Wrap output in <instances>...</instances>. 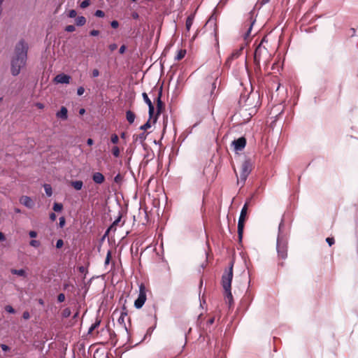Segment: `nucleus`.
<instances>
[{
  "instance_id": "obj_1",
  "label": "nucleus",
  "mask_w": 358,
  "mask_h": 358,
  "mask_svg": "<svg viewBox=\"0 0 358 358\" xmlns=\"http://www.w3.org/2000/svg\"><path fill=\"white\" fill-rule=\"evenodd\" d=\"M28 45L24 40H20L15 45L14 56L10 62V73L13 76L20 74L22 68L27 62Z\"/></svg>"
},
{
  "instance_id": "obj_2",
  "label": "nucleus",
  "mask_w": 358,
  "mask_h": 358,
  "mask_svg": "<svg viewBox=\"0 0 358 358\" xmlns=\"http://www.w3.org/2000/svg\"><path fill=\"white\" fill-rule=\"evenodd\" d=\"M229 271L225 278L227 280V285H225V301H227L229 303V308L230 309L234 306V299L231 292V282L233 278V259H230L229 262Z\"/></svg>"
},
{
  "instance_id": "obj_3",
  "label": "nucleus",
  "mask_w": 358,
  "mask_h": 358,
  "mask_svg": "<svg viewBox=\"0 0 358 358\" xmlns=\"http://www.w3.org/2000/svg\"><path fill=\"white\" fill-rule=\"evenodd\" d=\"M146 301V289L144 284L139 285V294L138 298L134 301V306L136 308H141Z\"/></svg>"
},
{
  "instance_id": "obj_4",
  "label": "nucleus",
  "mask_w": 358,
  "mask_h": 358,
  "mask_svg": "<svg viewBox=\"0 0 358 358\" xmlns=\"http://www.w3.org/2000/svg\"><path fill=\"white\" fill-rule=\"evenodd\" d=\"M162 87H160L158 90L157 97L156 99L157 102V112L155 116L153 117V122L155 123L157 120L159 115L164 110L165 105L162 101Z\"/></svg>"
},
{
  "instance_id": "obj_5",
  "label": "nucleus",
  "mask_w": 358,
  "mask_h": 358,
  "mask_svg": "<svg viewBox=\"0 0 358 358\" xmlns=\"http://www.w3.org/2000/svg\"><path fill=\"white\" fill-rule=\"evenodd\" d=\"M247 210H248V203H245L241 210V215H240L239 220H238V236L240 238H241V237H242L243 228H244V222H245L246 215H247Z\"/></svg>"
},
{
  "instance_id": "obj_6",
  "label": "nucleus",
  "mask_w": 358,
  "mask_h": 358,
  "mask_svg": "<svg viewBox=\"0 0 358 358\" xmlns=\"http://www.w3.org/2000/svg\"><path fill=\"white\" fill-rule=\"evenodd\" d=\"M252 171V164L249 160L244 161L241 167V178L245 180L248 176Z\"/></svg>"
},
{
  "instance_id": "obj_7",
  "label": "nucleus",
  "mask_w": 358,
  "mask_h": 358,
  "mask_svg": "<svg viewBox=\"0 0 358 358\" xmlns=\"http://www.w3.org/2000/svg\"><path fill=\"white\" fill-rule=\"evenodd\" d=\"M277 250L278 257H280L282 259H285L287 256V243L278 240L277 242Z\"/></svg>"
},
{
  "instance_id": "obj_8",
  "label": "nucleus",
  "mask_w": 358,
  "mask_h": 358,
  "mask_svg": "<svg viewBox=\"0 0 358 358\" xmlns=\"http://www.w3.org/2000/svg\"><path fill=\"white\" fill-rule=\"evenodd\" d=\"M253 15H254V13L252 11L250 12L248 15V20L245 22V26H248V29H247L246 32L244 34V39L245 40H247L249 37H250V32H251V30H252V26L255 22V20L253 19Z\"/></svg>"
},
{
  "instance_id": "obj_9",
  "label": "nucleus",
  "mask_w": 358,
  "mask_h": 358,
  "mask_svg": "<svg viewBox=\"0 0 358 358\" xmlns=\"http://www.w3.org/2000/svg\"><path fill=\"white\" fill-rule=\"evenodd\" d=\"M243 49V45H241L240 48L235 49L225 62V66L229 65L233 60L238 58L242 54Z\"/></svg>"
},
{
  "instance_id": "obj_10",
  "label": "nucleus",
  "mask_w": 358,
  "mask_h": 358,
  "mask_svg": "<svg viewBox=\"0 0 358 358\" xmlns=\"http://www.w3.org/2000/svg\"><path fill=\"white\" fill-rule=\"evenodd\" d=\"M246 145V139L245 137H240L232 142V145L236 151L242 150Z\"/></svg>"
},
{
  "instance_id": "obj_11",
  "label": "nucleus",
  "mask_w": 358,
  "mask_h": 358,
  "mask_svg": "<svg viewBox=\"0 0 358 358\" xmlns=\"http://www.w3.org/2000/svg\"><path fill=\"white\" fill-rule=\"evenodd\" d=\"M142 96L143 98V100L144 101L147 103V105L148 106V113H149V116H150V119H152L153 116H154V113H155V107H154V105L152 104L151 100L150 99V98L148 97L147 93L145 92H143L142 94Z\"/></svg>"
},
{
  "instance_id": "obj_12",
  "label": "nucleus",
  "mask_w": 358,
  "mask_h": 358,
  "mask_svg": "<svg viewBox=\"0 0 358 358\" xmlns=\"http://www.w3.org/2000/svg\"><path fill=\"white\" fill-rule=\"evenodd\" d=\"M71 77L64 73H60L56 76L54 80L57 83L68 84L69 83Z\"/></svg>"
},
{
  "instance_id": "obj_13",
  "label": "nucleus",
  "mask_w": 358,
  "mask_h": 358,
  "mask_svg": "<svg viewBox=\"0 0 358 358\" xmlns=\"http://www.w3.org/2000/svg\"><path fill=\"white\" fill-rule=\"evenodd\" d=\"M20 203H22V205L25 206L29 208H32L34 206L33 200L29 196H22L20 199Z\"/></svg>"
},
{
  "instance_id": "obj_14",
  "label": "nucleus",
  "mask_w": 358,
  "mask_h": 358,
  "mask_svg": "<svg viewBox=\"0 0 358 358\" xmlns=\"http://www.w3.org/2000/svg\"><path fill=\"white\" fill-rule=\"evenodd\" d=\"M92 180L96 184H102L105 180L104 176L100 172L94 173Z\"/></svg>"
},
{
  "instance_id": "obj_15",
  "label": "nucleus",
  "mask_w": 358,
  "mask_h": 358,
  "mask_svg": "<svg viewBox=\"0 0 358 358\" xmlns=\"http://www.w3.org/2000/svg\"><path fill=\"white\" fill-rule=\"evenodd\" d=\"M126 316H127V310L126 307L124 306L122 308V311L121 312V315L117 320V322L127 330V327H126L125 322H124V318Z\"/></svg>"
},
{
  "instance_id": "obj_16",
  "label": "nucleus",
  "mask_w": 358,
  "mask_h": 358,
  "mask_svg": "<svg viewBox=\"0 0 358 358\" xmlns=\"http://www.w3.org/2000/svg\"><path fill=\"white\" fill-rule=\"evenodd\" d=\"M57 117L66 120L68 118V110L65 106H62L59 111L56 113Z\"/></svg>"
},
{
  "instance_id": "obj_17",
  "label": "nucleus",
  "mask_w": 358,
  "mask_h": 358,
  "mask_svg": "<svg viewBox=\"0 0 358 358\" xmlns=\"http://www.w3.org/2000/svg\"><path fill=\"white\" fill-rule=\"evenodd\" d=\"M147 135L148 134L143 132L139 134H134L133 136V138L136 142L138 141L139 143H143L145 141Z\"/></svg>"
},
{
  "instance_id": "obj_18",
  "label": "nucleus",
  "mask_w": 358,
  "mask_h": 358,
  "mask_svg": "<svg viewBox=\"0 0 358 358\" xmlns=\"http://www.w3.org/2000/svg\"><path fill=\"white\" fill-rule=\"evenodd\" d=\"M195 17V13L190 14L186 20L185 27L187 31L190 30V28L193 24V21Z\"/></svg>"
},
{
  "instance_id": "obj_19",
  "label": "nucleus",
  "mask_w": 358,
  "mask_h": 358,
  "mask_svg": "<svg viewBox=\"0 0 358 358\" xmlns=\"http://www.w3.org/2000/svg\"><path fill=\"white\" fill-rule=\"evenodd\" d=\"M262 45L261 43L257 47L255 51V55H254V58H255V61L256 62H259V60H260V57H261V52H262Z\"/></svg>"
},
{
  "instance_id": "obj_20",
  "label": "nucleus",
  "mask_w": 358,
  "mask_h": 358,
  "mask_svg": "<svg viewBox=\"0 0 358 358\" xmlns=\"http://www.w3.org/2000/svg\"><path fill=\"white\" fill-rule=\"evenodd\" d=\"M126 118L127 120L129 122V124H132L135 120L136 115L131 110H127L126 112Z\"/></svg>"
},
{
  "instance_id": "obj_21",
  "label": "nucleus",
  "mask_w": 358,
  "mask_h": 358,
  "mask_svg": "<svg viewBox=\"0 0 358 358\" xmlns=\"http://www.w3.org/2000/svg\"><path fill=\"white\" fill-rule=\"evenodd\" d=\"M71 185L76 190H80L83 186V182L81 180H75L71 182Z\"/></svg>"
},
{
  "instance_id": "obj_22",
  "label": "nucleus",
  "mask_w": 358,
  "mask_h": 358,
  "mask_svg": "<svg viewBox=\"0 0 358 358\" xmlns=\"http://www.w3.org/2000/svg\"><path fill=\"white\" fill-rule=\"evenodd\" d=\"M186 53L187 52L185 49L179 50L177 52V55L175 57V60L180 61L182 59L185 57Z\"/></svg>"
},
{
  "instance_id": "obj_23",
  "label": "nucleus",
  "mask_w": 358,
  "mask_h": 358,
  "mask_svg": "<svg viewBox=\"0 0 358 358\" xmlns=\"http://www.w3.org/2000/svg\"><path fill=\"white\" fill-rule=\"evenodd\" d=\"M256 99V96L255 94H250L247 99L245 100V106H248V109L250 108V106L252 105V101ZM248 110V108H246Z\"/></svg>"
},
{
  "instance_id": "obj_24",
  "label": "nucleus",
  "mask_w": 358,
  "mask_h": 358,
  "mask_svg": "<svg viewBox=\"0 0 358 358\" xmlns=\"http://www.w3.org/2000/svg\"><path fill=\"white\" fill-rule=\"evenodd\" d=\"M12 274L17 275L19 276L26 277V272L24 269H15L13 268L10 270Z\"/></svg>"
},
{
  "instance_id": "obj_25",
  "label": "nucleus",
  "mask_w": 358,
  "mask_h": 358,
  "mask_svg": "<svg viewBox=\"0 0 358 358\" xmlns=\"http://www.w3.org/2000/svg\"><path fill=\"white\" fill-rule=\"evenodd\" d=\"M86 23V18L83 16H79L76 19V24L78 26H83Z\"/></svg>"
},
{
  "instance_id": "obj_26",
  "label": "nucleus",
  "mask_w": 358,
  "mask_h": 358,
  "mask_svg": "<svg viewBox=\"0 0 358 358\" xmlns=\"http://www.w3.org/2000/svg\"><path fill=\"white\" fill-rule=\"evenodd\" d=\"M43 187L47 196H51L52 194V189L51 185L49 184H45Z\"/></svg>"
},
{
  "instance_id": "obj_27",
  "label": "nucleus",
  "mask_w": 358,
  "mask_h": 358,
  "mask_svg": "<svg viewBox=\"0 0 358 358\" xmlns=\"http://www.w3.org/2000/svg\"><path fill=\"white\" fill-rule=\"evenodd\" d=\"M101 323V320L96 318V322L90 327L88 333L91 334L95 329H96Z\"/></svg>"
},
{
  "instance_id": "obj_28",
  "label": "nucleus",
  "mask_w": 358,
  "mask_h": 358,
  "mask_svg": "<svg viewBox=\"0 0 358 358\" xmlns=\"http://www.w3.org/2000/svg\"><path fill=\"white\" fill-rule=\"evenodd\" d=\"M121 220V216H119L113 222V224H111V226L110 227V228L108 229V230H113V231H115L116 230V227L117 226V224H119V222H120Z\"/></svg>"
},
{
  "instance_id": "obj_29",
  "label": "nucleus",
  "mask_w": 358,
  "mask_h": 358,
  "mask_svg": "<svg viewBox=\"0 0 358 358\" xmlns=\"http://www.w3.org/2000/svg\"><path fill=\"white\" fill-rule=\"evenodd\" d=\"M111 152L114 157H118L120 156V150L117 146L113 147Z\"/></svg>"
},
{
  "instance_id": "obj_30",
  "label": "nucleus",
  "mask_w": 358,
  "mask_h": 358,
  "mask_svg": "<svg viewBox=\"0 0 358 358\" xmlns=\"http://www.w3.org/2000/svg\"><path fill=\"white\" fill-rule=\"evenodd\" d=\"M52 208L55 212H60L63 209V205L60 203H55Z\"/></svg>"
},
{
  "instance_id": "obj_31",
  "label": "nucleus",
  "mask_w": 358,
  "mask_h": 358,
  "mask_svg": "<svg viewBox=\"0 0 358 358\" xmlns=\"http://www.w3.org/2000/svg\"><path fill=\"white\" fill-rule=\"evenodd\" d=\"M71 311L69 308H66L63 310L62 315L63 317H69L71 315Z\"/></svg>"
},
{
  "instance_id": "obj_32",
  "label": "nucleus",
  "mask_w": 358,
  "mask_h": 358,
  "mask_svg": "<svg viewBox=\"0 0 358 358\" xmlns=\"http://www.w3.org/2000/svg\"><path fill=\"white\" fill-rule=\"evenodd\" d=\"M150 120L151 119L149 118V120L147 121L146 123H145L143 125L141 126L140 129H141L143 131H146L147 129H150L151 127Z\"/></svg>"
},
{
  "instance_id": "obj_33",
  "label": "nucleus",
  "mask_w": 358,
  "mask_h": 358,
  "mask_svg": "<svg viewBox=\"0 0 358 358\" xmlns=\"http://www.w3.org/2000/svg\"><path fill=\"white\" fill-rule=\"evenodd\" d=\"M111 257H112V252H111V250H108L107 252L105 262H104L105 266L109 264Z\"/></svg>"
},
{
  "instance_id": "obj_34",
  "label": "nucleus",
  "mask_w": 358,
  "mask_h": 358,
  "mask_svg": "<svg viewBox=\"0 0 358 358\" xmlns=\"http://www.w3.org/2000/svg\"><path fill=\"white\" fill-rule=\"evenodd\" d=\"M110 141L113 144H117L119 142V137L117 134H113L110 136Z\"/></svg>"
},
{
  "instance_id": "obj_35",
  "label": "nucleus",
  "mask_w": 358,
  "mask_h": 358,
  "mask_svg": "<svg viewBox=\"0 0 358 358\" xmlns=\"http://www.w3.org/2000/svg\"><path fill=\"white\" fill-rule=\"evenodd\" d=\"M30 245L34 248H38L40 246L41 243L37 240H31L29 243Z\"/></svg>"
},
{
  "instance_id": "obj_36",
  "label": "nucleus",
  "mask_w": 358,
  "mask_h": 358,
  "mask_svg": "<svg viewBox=\"0 0 358 358\" xmlns=\"http://www.w3.org/2000/svg\"><path fill=\"white\" fill-rule=\"evenodd\" d=\"M90 4V0H84L83 1L81 2L80 3V8H85L87 7H88Z\"/></svg>"
},
{
  "instance_id": "obj_37",
  "label": "nucleus",
  "mask_w": 358,
  "mask_h": 358,
  "mask_svg": "<svg viewBox=\"0 0 358 358\" xmlns=\"http://www.w3.org/2000/svg\"><path fill=\"white\" fill-rule=\"evenodd\" d=\"M94 15L98 17H103L105 16V13L103 10H97L95 13H94Z\"/></svg>"
},
{
  "instance_id": "obj_38",
  "label": "nucleus",
  "mask_w": 358,
  "mask_h": 358,
  "mask_svg": "<svg viewBox=\"0 0 358 358\" xmlns=\"http://www.w3.org/2000/svg\"><path fill=\"white\" fill-rule=\"evenodd\" d=\"M76 30V28H75V26L74 25H67L66 27H65V31H68V32H73Z\"/></svg>"
},
{
  "instance_id": "obj_39",
  "label": "nucleus",
  "mask_w": 358,
  "mask_h": 358,
  "mask_svg": "<svg viewBox=\"0 0 358 358\" xmlns=\"http://www.w3.org/2000/svg\"><path fill=\"white\" fill-rule=\"evenodd\" d=\"M99 76V71L97 69H94L92 71L91 76L92 78H96Z\"/></svg>"
},
{
  "instance_id": "obj_40",
  "label": "nucleus",
  "mask_w": 358,
  "mask_h": 358,
  "mask_svg": "<svg viewBox=\"0 0 358 358\" xmlns=\"http://www.w3.org/2000/svg\"><path fill=\"white\" fill-rule=\"evenodd\" d=\"M57 301L60 303L63 302L65 301V295L63 293H60L58 296H57Z\"/></svg>"
},
{
  "instance_id": "obj_41",
  "label": "nucleus",
  "mask_w": 358,
  "mask_h": 358,
  "mask_svg": "<svg viewBox=\"0 0 358 358\" xmlns=\"http://www.w3.org/2000/svg\"><path fill=\"white\" fill-rule=\"evenodd\" d=\"M5 310L9 313H15V309L11 306H6Z\"/></svg>"
},
{
  "instance_id": "obj_42",
  "label": "nucleus",
  "mask_w": 358,
  "mask_h": 358,
  "mask_svg": "<svg viewBox=\"0 0 358 358\" xmlns=\"http://www.w3.org/2000/svg\"><path fill=\"white\" fill-rule=\"evenodd\" d=\"M64 245V241L62 239H59L57 240V243H56V248H62Z\"/></svg>"
},
{
  "instance_id": "obj_43",
  "label": "nucleus",
  "mask_w": 358,
  "mask_h": 358,
  "mask_svg": "<svg viewBox=\"0 0 358 358\" xmlns=\"http://www.w3.org/2000/svg\"><path fill=\"white\" fill-rule=\"evenodd\" d=\"M326 241L329 246H331L333 244H334V238L333 237L327 238Z\"/></svg>"
},
{
  "instance_id": "obj_44",
  "label": "nucleus",
  "mask_w": 358,
  "mask_h": 358,
  "mask_svg": "<svg viewBox=\"0 0 358 358\" xmlns=\"http://www.w3.org/2000/svg\"><path fill=\"white\" fill-rule=\"evenodd\" d=\"M77 15V13L75 10H71L69 13V17L71 18L76 17Z\"/></svg>"
},
{
  "instance_id": "obj_45",
  "label": "nucleus",
  "mask_w": 358,
  "mask_h": 358,
  "mask_svg": "<svg viewBox=\"0 0 358 358\" xmlns=\"http://www.w3.org/2000/svg\"><path fill=\"white\" fill-rule=\"evenodd\" d=\"M85 92V88L83 87H79L77 90V94L78 96H81Z\"/></svg>"
},
{
  "instance_id": "obj_46",
  "label": "nucleus",
  "mask_w": 358,
  "mask_h": 358,
  "mask_svg": "<svg viewBox=\"0 0 358 358\" xmlns=\"http://www.w3.org/2000/svg\"><path fill=\"white\" fill-rule=\"evenodd\" d=\"M108 48L111 52H113L117 48V45L115 43H112L109 45Z\"/></svg>"
},
{
  "instance_id": "obj_47",
  "label": "nucleus",
  "mask_w": 358,
  "mask_h": 358,
  "mask_svg": "<svg viewBox=\"0 0 358 358\" xmlns=\"http://www.w3.org/2000/svg\"><path fill=\"white\" fill-rule=\"evenodd\" d=\"M22 317L24 319V320H28L30 318V314L28 311H24L22 314Z\"/></svg>"
},
{
  "instance_id": "obj_48",
  "label": "nucleus",
  "mask_w": 358,
  "mask_h": 358,
  "mask_svg": "<svg viewBox=\"0 0 358 358\" xmlns=\"http://www.w3.org/2000/svg\"><path fill=\"white\" fill-rule=\"evenodd\" d=\"M119 26V23L116 20H113L111 22V27L113 28V29H117Z\"/></svg>"
},
{
  "instance_id": "obj_49",
  "label": "nucleus",
  "mask_w": 358,
  "mask_h": 358,
  "mask_svg": "<svg viewBox=\"0 0 358 358\" xmlns=\"http://www.w3.org/2000/svg\"><path fill=\"white\" fill-rule=\"evenodd\" d=\"M0 347H1V348L3 351H6H6H8V350H10V348H9L8 345H5V344H1V345H0Z\"/></svg>"
},
{
  "instance_id": "obj_50",
  "label": "nucleus",
  "mask_w": 358,
  "mask_h": 358,
  "mask_svg": "<svg viewBox=\"0 0 358 358\" xmlns=\"http://www.w3.org/2000/svg\"><path fill=\"white\" fill-rule=\"evenodd\" d=\"M99 34V31L93 29L90 31V35L92 36H96Z\"/></svg>"
},
{
  "instance_id": "obj_51",
  "label": "nucleus",
  "mask_w": 358,
  "mask_h": 358,
  "mask_svg": "<svg viewBox=\"0 0 358 358\" xmlns=\"http://www.w3.org/2000/svg\"><path fill=\"white\" fill-rule=\"evenodd\" d=\"M29 235L31 238H36L37 236V233L35 231H30Z\"/></svg>"
},
{
  "instance_id": "obj_52",
  "label": "nucleus",
  "mask_w": 358,
  "mask_h": 358,
  "mask_svg": "<svg viewBox=\"0 0 358 358\" xmlns=\"http://www.w3.org/2000/svg\"><path fill=\"white\" fill-rule=\"evenodd\" d=\"M122 180V176H120V174H117L115 178H114V180L115 182H120Z\"/></svg>"
},
{
  "instance_id": "obj_53",
  "label": "nucleus",
  "mask_w": 358,
  "mask_h": 358,
  "mask_svg": "<svg viewBox=\"0 0 358 358\" xmlns=\"http://www.w3.org/2000/svg\"><path fill=\"white\" fill-rule=\"evenodd\" d=\"M125 50H126V46H125L124 45H122L120 48L119 52H120V54H123V53H124Z\"/></svg>"
},
{
  "instance_id": "obj_54",
  "label": "nucleus",
  "mask_w": 358,
  "mask_h": 358,
  "mask_svg": "<svg viewBox=\"0 0 358 358\" xmlns=\"http://www.w3.org/2000/svg\"><path fill=\"white\" fill-rule=\"evenodd\" d=\"M35 105L39 109H43L45 107L44 104L40 102L36 103Z\"/></svg>"
},
{
  "instance_id": "obj_55",
  "label": "nucleus",
  "mask_w": 358,
  "mask_h": 358,
  "mask_svg": "<svg viewBox=\"0 0 358 358\" xmlns=\"http://www.w3.org/2000/svg\"><path fill=\"white\" fill-rule=\"evenodd\" d=\"M65 224V219L64 217H62L59 218V225L61 227H62L64 226V224Z\"/></svg>"
},
{
  "instance_id": "obj_56",
  "label": "nucleus",
  "mask_w": 358,
  "mask_h": 358,
  "mask_svg": "<svg viewBox=\"0 0 358 358\" xmlns=\"http://www.w3.org/2000/svg\"><path fill=\"white\" fill-rule=\"evenodd\" d=\"M214 320H215L214 317H210V318H209V319L208 320V321H207V324H208V325H211V324H213L214 323Z\"/></svg>"
},
{
  "instance_id": "obj_57",
  "label": "nucleus",
  "mask_w": 358,
  "mask_h": 358,
  "mask_svg": "<svg viewBox=\"0 0 358 358\" xmlns=\"http://www.w3.org/2000/svg\"><path fill=\"white\" fill-rule=\"evenodd\" d=\"M56 215L54 213H51L50 214V219L52 220V221H55L56 220Z\"/></svg>"
},
{
  "instance_id": "obj_58",
  "label": "nucleus",
  "mask_w": 358,
  "mask_h": 358,
  "mask_svg": "<svg viewBox=\"0 0 358 358\" xmlns=\"http://www.w3.org/2000/svg\"><path fill=\"white\" fill-rule=\"evenodd\" d=\"M270 0H259V3L260 5H264L266 3H267L268 2H269Z\"/></svg>"
},
{
  "instance_id": "obj_59",
  "label": "nucleus",
  "mask_w": 358,
  "mask_h": 358,
  "mask_svg": "<svg viewBox=\"0 0 358 358\" xmlns=\"http://www.w3.org/2000/svg\"><path fill=\"white\" fill-rule=\"evenodd\" d=\"M87 143L88 145H92L94 143V141L92 138H88L87 141Z\"/></svg>"
},
{
  "instance_id": "obj_60",
  "label": "nucleus",
  "mask_w": 358,
  "mask_h": 358,
  "mask_svg": "<svg viewBox=\"0 0 358 358\" xmlns=\"http://www.w3.org/2000/svg\"><path fill=\"white\" fill-rule=\"evenodd\" d=\"M6 238L4 234L2 232H0V241H5Z\"/></svg>"
},
{
  "instance_id": "obj_61",
  "label": "nucleus",
  "mask_w": 358,
  "mask_h": 358,
  "mask_svg": "<svg viewBox=\"0 0 358 358\" xmlns=\"http://www.w3.org/2000/svg\"><path fill=\"white\" fill-rule=\"evenodd\" d=\"M85 113V110L84 108H81L79 110L80 115H83Z\"/></svg>"
},
{
  "instance_id": "obj_62",
  "label": "nucleus",
  "mask_w": 358,
  "mask_h": 358,
  "mask_svg": "<svg viewBox=\"0 0 358 358\" xmlns=\"http://www.w3.org/2000/svg\"><path fill=\"white\" fill-rule=\"evenodd\" d=\"M38 303L41 304V305H43L44 302H43V299H39L38 300Z\"/></svg>"
},
{
  "instance_id": "obj_63",
  "label": "nucleus",
  "mask_w": 358,
  "mask_h": 358,
  "mask_svg": "<svg viewBox=\"0 0 358 358\" xmlns=\"http://www.w3.org/2000/svg\"><path fill=\"white\" fill-rule=\"evenodd\" d=\"M221 284L224 286V275L222 276L221 278Z\"/></svg>"
},
{
  "instance_id": "obj_64",
  "label": "nucleus",
  "mask_w": 358,
  "mask_h": 358,
  "mask_svg": "<svg viewBox=\"0 0 358 358\" xmlns=\"http://www.w3.org/2000/svg\"><path fill=\"white\" fill-rule=\"evenodd\" d=\"M15 212L17 213H20V210L18 209V208H15Z\"/></svg>"
}]
</instances>
